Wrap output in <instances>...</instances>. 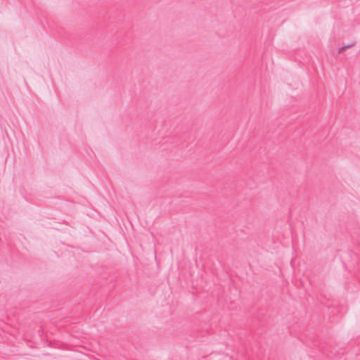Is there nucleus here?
Segmentation results:
<instances>
[{"instance_id":"obj_1","label":"nucleus","mask_w":360,"mask_h":360,"mask_svg":"<svg viewBox=\"0 0 360 360\" xmlns=\"http://www.w3.org/2000/svg\"><path fill=\"white\" fill-rule=\"evenodd\" d=\"M346 49H347L346 47H345V46H343L339 49L338 52L340 53H343Z\"/></svg>"},{"instance_id":"obj_2","label":"nucleus","mask_w":360,"mask_h":360,"mask_svg":"<svg viewBox=\"0 0 360 360\" xmlns=\"http://www.w3.org/2000/svg\"><path fill=\"white\" fill-rule=\"evenodd\" d=\"M354 46V43H352V44L345 46V47H346V49H349V48L353 47Z\"/></svg>"}]
</instances>
